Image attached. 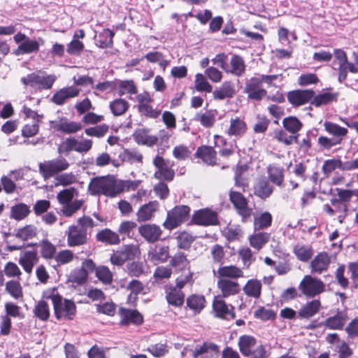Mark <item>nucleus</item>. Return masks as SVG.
<instances>
[{
  "label": "nucleus",
  "instance_id": "obj_50",
  "mask_svg": "<svg viewBox=\"0 0 358 358\" xmlns=\"http://www.w3.org/2000/svg\"><path fill=\"white\" fill-rule=\"evenodd\" d=\"M195 89L199 92H211L212 85L208 82L206 76L201 73L195 76Z\"/></svg>",
  "mask_w": 358,
  "mask_h": 358
},
{
  "label": "nucleus",
  "instance_id": "obj_3",
  "mask_svg": "<svg viewBox=\"0 0 358 358\" xmlns=\"http://www.w3.org/2000/svg\"><path fill=\"white\" fill-rule=\"evenodd\" d=\"M55 80L56 76L55 75L44 76L41 73H31L26 77H22L20 80L24 85L30 86L36 90L41 91L50 89Z\"/></svg>",
  "mask_w": 358,
  "mask_h": 358
},
{
  "label": "nucleus",
  "instance_id": "obj_35",
  "mask_svg": "<svg viewBox=\"0 0 358 358\" xmlns=\"http://www.w3.org/2000/svg\"><path fill=\"white\" fill-rule=\"evenodd\" d=\"M38 260L37 253L35 251H27L24 256L20 259L19 263L24 270L31 273L35 262Z\"/></svg>",
  "mask_w": 358,
  "mask_h": 358
},
{
  "label": "nucleus",
  "instance_id": "obj_18",
  "mask_svg": "<svg viewBox=\"0 0 358 358\" xmlns=\"http://www.w3.org/2000/svg\"><path fill=\"white\" fill-rule=\"evenodd\" d=\"M217 287L222 296L225 298L238 294L240 290V286L237 282L224 278L217 281Z\"/></svg>",
  "mask_w": 358,
  "mask_h": 358
},
{
  "label": "nucleus",
  "instance_id": "obj_33",
  "mask_svg": "<svg viewBox=\"0 0 358 358\" xmlns=\"http://www.w3.org/2000/svg\"><path fill=\"white\" fill-rule=\"evenodd\" d=\"M282 126L287 131L298 136L297 134L301 129L303 124L296 117L289 116L283 119Z\"/></svg>",
  "mask_w": 358,
  "mask_h": 358
},
{
  "label": "nucleus",
  "instance_id": "obj_49",
  "mask_svg": "<svg viewBox=\"0 0 358 358\" xmlns=\"http://www.w3.org/2000/svg\"><path fill=\"white\" fill-rule=\"evenodd\" d=\"M336 94H331L329 92H324L317 96L314 95L311 104L315 107H320L336 100Z\"/></svg>",
  "mask_w": 358,
  "mask_h": 358
},
{
  "label": "nucleus",
  "instance_id": "obj_40",
  "mask_svg": "<svg viewBox=\"0 0 358 358\" xmlns=\"http://www.w3.org/2000/svg\"><path fill=\"white\" fill-rule=\"evenodd\" d=\"M196 154L207 164L213 165L215 163L216 152L211 147H201L198 149Z\"/></svg>",
  "mask_w": 358,
  "mask_h": 358
},
{
  "label": "nucleus",
  "instance_id": "obj_60",
  "mask_svg": "<svg viewBox=\"0 0 358 358\" xmlns=\"http://www.w3.org/2000/svg\"><path fill=\"white\" fill-rule=\"evenodd\" d=\"M73 253L69 250H64L59 252L55 256V261L57 263V266L65 264L71 262L73 259Z\"/></svg>",
  "mask_w": 358,
  "mask_h": 358
},
{
  "label": "nucleus",
  "instance_id": "obj_19",
  "mask_svg": "<svg viewBox=\"0 0 358 358\" xmlns=\"http://www.w3.org/2000/svg\"><path fill=\"white\" fill-rule=\"evenodd\" d=\"M324 130L328 134L333 136L332 138H334L340 144L342 143L344 137L347 136L348 132L346 128L342 127L338 124L329 121L324 122Z\"/></svg>",
  "mask_w": 358,
  "mask_h": 358
},
{
  "label": "nucleus",
  "instance_id": "obj_25",
  "mask_svg": "<svg viewBox=\"0 0 358 358\" xmlns=\"http://www.w3.org/2000/svg\"><path fill=\"white\" fill-rule=\"evenodd\" d=\"M247 130L246 123L243 120L236 117L231 118L230 120V125L227 131L229 136H241Z\"/></svg>",
  "mask_w": 358,
  "mask_h": 358
},
{
  "label": "nucleus",
  "instance_id": "obj_22",
  "mask_svg": "<svg viewBox=\"0 0 358 358\" xmlns=\"http://www.w3.org/2000/svg\"><path fill=\"white\" fill-rule=\"evenodd\" d=\"M329 264L330 258L327 253H319L311 262V271L313 273H321L327 270Z\"/></svg>",
  "mask_w": 358,
  "mask_h": 358
},
{
  "label": "nucleus",
  "instance_id": "obj_13",
  "mask_svg": "<svg viewBox=\"0 0 358 358\" xmlns=\"http://www.w3.org/2000/svg\"><path fill=\"white\" fill-rule=\"evenodd\" d=\"M54 124L53 128L57 131L66 134H75L83 128L81 123L69 121L67 118L63 117L59 122H51Z\"/></svg>",
  "mask_w": 358,
  "mask_h": 358
},
{
  "label": "nucleus",
  "instance_id": "obj_17",
  "mask_svg": "<svg viewBox=\"0 0 358 358\" xmlns=\"http://www.w3.org/2000/svg\"><path fill=\"white\" fill-rule=\"evenodd\" d=\"M78 94L79 90L74 87H64L55 93L51 101L58 106H62L65 103L66 99L75 97Z\"/></svg>",
  "mask_w": 358,
  "mask_h": 358
},
{
  "label": "nucleus",
  "instance_id": "obj_23",
  "mask_svg": "<svg viewBox=\"0 0 358 358\" xmlns=\"http://www.w3.org/2000/svg\"><path fill=\"white\" fill-rule=\"evenodd\" d=\"M169 257L168 246L156 245L148 252V259L154 264L166 262Z\"/></svg>",
  "mask_w": 358,
  "mask_h": 358
},
{
  "label": "nucleus",
  "instance_id": "obj_8",
  "mask_svg": "<svg viewBox=\"0 0 358 358\" xmlns=\"http://www.w3.org/2000/svg\"><path fill=\"white\" fill-rule=\"evenodd\" d=\"M67 242L70 247L85 244L87 242L86 229L79 228L75 225L70 226L67 234Z\"/></svg>",
  "mask_w": 358,
  "mask_h": 358
},
{
  "label": "nucleus",
  "instance_id": "obj_10",
  "mask_svg": "<svg viewBox=\"0 0 358 358\" xmlns=\"http://www.w3.org/2000/svg\"><path fill=\"white\" fill-rule=\"evenodd\" d=\"M312 90H297L291 91L287 94L289 103L294 106H299L308 103L314 96Z\"/></svg>",
  "mask_w": 358,
  "mask_h": 358
},
{
  "label": "nucleus",
  "instance_id": "obj_27",
  "mask_svg": "<svg viewBox=\"0 0 358 358\" xmlns=\"http://www.w3.org/2000/svg\"><path fill=\"white\" fill-rule=\"evenodd\" d=\"M168 303L176 308L179 307V278L176 279V285H167L165 288Z\"/></svg>",
  "mask_w": 358,
  "mask_h": 358
},
{
  "label": "nucleus",
  "instance_id": "obj_47",
  "mask_svg": "<svg viewBox=\"0 0 358 358\" xmlns=\"http://www.w3.org/2000/svg\"><path fill=\"white\" fill-rule=\"evenodd\" d=\"M206 300L203 296L193 294L187 298V306L195 313H199L204 307Z\"/></svg>",
  "mask_w": 358,
  "mask_h": 358
},
{
  "label": "nucleus",
  "instance_id": "obj_32",
  "mask_svg": "<svg viewBox=\"0 0 358 358\" xmlns=\"http://www.w3.org/2000/svg\"><path fill=\"white\" fill-rule=\"evenodd\" d=\"M30 213L29 206L24 203H19L11 207L10 217L20 221L26 218Z\"/></svg>",
  "mask_w": 358,
  "mask_h": 358
},
{
  "label": "nucleus",
  "instance_id": "obj_63",
  "mask_svg": "<svg viewBox=\"0 0 358 358\" xmlns=\"http://www.w3.org/2000/svg\"><path fill=\"white\" fill-rule=\"evenodd\" d=\"M84 44L78 39H73L67 45L66 52L71 55H80L84 49Z\"/></svg>",
  "mask_w": 358,
  "mask_h": 358
},
{
  "label": "nucleus",
  "instance_id": "obj_38",
  "mask_svg": "<svg viewBox=\"0 0 358 358\" xmlns=\"http://www.w3.org/2000/svg\"><path fill=\"white\" fill-rule=\"evenodd\" d=\"M270 238V234L266 232H258L255 233L249 237V241L250 245L259 250L263 245L266 243Z\"/></svg>",
  "mask_w": 358,
  "mask_h": 358
},
{
  "label": "nucleus",
  "instance_id": "obj_53",
  "mask_svg": "<svg viewBox=\"0 0 358 358\" xmlns=\"http://www.w3.org/2000/svg\"><path fill=\"white\" fill-rule=\"evenodd\" d=\"M77 194L78 191L75 187H70L60 191L58 193L57 198L60 203L68 204L72 201L74 196Z\"/></svg>",
  "mask_w": 358,
  "mask_h": 358
},
{
  "label": "nucleus",
  "instance_id": "obj_31",
  "mask_svg": "<svg viewBox=\"0 0 358 358\" xmlns=\"http://www.w3.org/2000/svg\"><path fill=\"white\" fill-rule=\"evenodd\" d=\"M272 192V187L264 178L258 180L254 186V194L261 199L268 198Z\"/></svg>",
  "mask_w": 358,
  "mask_h": 358
},
{
  "label": "nucleus",
  "instance_id": "obj_48",
  "mask_svg": "<svg viewBox=\"0 0 358 358\" xmlns=\"http://www.w3.org/2000/svg\"><path fill=\"white\" fill-rule=\"evenodd\" d=\"M37 234V228L31 224H28L20 228L15 236L23 241L35 237Z\"/></svg>",
  "mask_w": 358,
  "mask_h": 358
},
{
  "label": "nucleus",
  "instance_id": "obj_34",
  "mask_svg": "<svg viewBox=\"0 0 358 358\" xmlns=\"http://www.w3.org/2000/svg\"><path fill=\"white\" fill-rule=\"evenodd\" d=\"M115 33L109 29H103L96 39V45L101 48H107L113 45Z\"/></svg>",
  "mask_w": 358,
  "mask_h": 358
},
{
  "label": "nucleus",
  "instance_id": "obj_4",
  "mask_svg": "<svg viewBox=\"0 0 358 358\" xmlns=\"http://www.w3.org/2000/svg\"><path fill=\"white\" fill-rule=\"evenodd\" d=\"M88 192L92 196L103 194L113 197L116 195L113 182L106 176L93 178L88 185Z\"/></svg>",
  "mask_w": 358,
  "mask_h": 358
},
{
  "label": "nucleus",
  "instance_id": "obj_11",
  "mask_svg": "<svg viewBox=\"0 0 358 358\" xmlns=\"http://www.w3.org/2000/svg\"><path fill=\"white\" fill-rule=\"evenodd\" d=\"M118 313L121 317L120 325L127 326L130 323L141 325L143 322V317L137 310L127 309L121 307L119 308Z\"/></svg>",
  "mask_w": 358,
  "mask_h": 358
},
{
  "label": "nucleus",
  "instance_id": "obj_24",
  "mask_svg": "<svg viewBox=\"0 0 358 358\" xmlns=\"http://www.w3.org/2000/svg\"><path fill=\"white\" fill-rule=\"evenodd\" d=\"M97 241L101 242L106 245H118L120 243L119 235L110 229L106 228L99 231L96 235Z\"/></svg>",
  "mask_w": 358,
  "mask_h": 358
},
{
  "label": "nucleus",
  "instance_id": "obj_62",
  "mask_svg": "<svg viewBox=\"0 0 358 358\" xmlns=\"http://www.w3.org/2000/svg\"><path fill=\"white\" fill-rule=\"evenodd\" d=\"M138 112L143 115L151 118H157L160 115V110H157L152 108V107L149 104L145 103V104H138Z\"/></svg>",
  "mask_w": 358,
  "mask_h": 358
},
{
  "label": "nucleus",
  "instance_id": "obj_29",
  "mask_svg": "<svg viewBox=\"0 0 358 358\" xmlns=\"http://www.w3.org/2000/svg\"><path fill=\"white\" fill-rule=\"evenodd\" d=\"M321 303L315 299L306 303L299 311V316L301 318H310L314 316L320 310Z\"/></svg>",
  "mask_w": 358,
  "mask_h": 358
},
{
  "label": "nucleus",
  "instance_id": "obj_43",
  "mask_svg": "<svg viewBox=\"0 0 358 358\" xmlns=\"http://www.w3.org/2000/svg\"><path fill=\"white\" fill-rule=\"evenodd\" d=\"M110 109L115 116H120L125 113L129 104L123 99H116L110 103Z\"/></svg>",
  "mask_w": 358,
  "mask_h": 358
},
{
  "label": "nucleus",
  "instance_id": "obj_14",
  "mask_svg": "<svg viewBox=\"0 0 358 358\" xmlns=\"http://www.w3.org/2000/svg\"><path fill=\"white\" fill-rule=\"evenodd\" d=\"M139 234L149 243L158 241L162 234L160 227L156 224H145L138 227Z\"/></svg>",
  "mask_w": 358,
  "mask_h": 358
},
{
  "label": "nucleus",
  "instance_id": "obj_7",
  "mask_svg": "<svg viewBox=\"0 0 358 358\" xmlns=\"http://www.w3.org/2000/svg\"><path fill=\"white\" fill-rule=\"evenodd\" d=\"M229 198L239 215H241L243 221H245L247 218L250 217L252 209L248 207L247 199L240 192L230 191Z\"/></svg>",
  "mask_w": 358,
  "mask_h": 358
},
{
  "label": "nucleus",
  "instance_id": "obj_57",
  "mask_svg": "<svg viewBox=\"0 0 358 358\" xmlns=\"http://www.w3.org/2000/svg\"><path fill=\"white\" fill-rule=\"evenodd\" d=\"M119 94L120 96L125 93H129L131 94H137V88L132 80H121L119 84Z\"/></svg>",
  "mask_w": 358,
  "mask_h": 358
},
{
  "label": "nucleus",
  "instance_id": "obj_54",
  "mask_svg": "<svg viewBox=\"0 0 358 358\" xmlns=\"http://www.w3.org/2000/svg\"><path fill=\"white\" fill-rule=\"evenodd\" d=\"M6 291L16 299L22 296V289L18 281L10 280L7 282Z\"/></svg>",
  "mask_w": 358,
  "mask_h": 358
},
{
  "label": "nucleus",
  "instance_id": "obj_58",
  "mask_svg": "<svg viewBox=\"0 0 358 358\" xmlns=\"http://www.w3.org/2000/svg\"><path fill=\"white\" fill-rule=\"evenodd\" d=\"M127 268L130 276L139 277L144 273V264L142 262H132L127 264Z\"/></svg>",
  "mask_w": 358,
  "mask_h": 358
},
{
  "label": "nucleus",
  "instance_id": "obj_30",
  "mask_svg": "<svg viewBox=\"0 0 358 358\" xmlns=\"http://www.w3.org/2000/svg\"><path fill=\"white\" fill-rule=\"evenodd\" d=\"M243 289L246 296L258 299L261 295L262 283L257 279H251L246 282Z\"/></svg>",
  "mask_w": 358,
  "mask_h": 358
},
{
  "label": "nucleus",
  "instance_id": "obj_6",
  "mask_svg": "<svg viewBox=\"0 0 358 358\" xmlns=\"http://www.w3.org/2000/svg\"><path fill=\"white\" fill-rule=\"evenodd\" d=\"M39 172L42 176L46 180L55 174L66 170L69 164L64 158H59L53 160H50L45 164H39Z\"/></svg>",
  "mask_w": 358,
  "mask_h": 358
},
{
  "label": "nucleus",
  "instance_id": "obj_55",
  "mask_svg": "<svg viewBox=\"0 0 358 358\" xmlns=\"http://www.w3.org/2000/svg\"><path fill=\"white\" fill-rule=\"evenodd\" d=\"M268 177L275 184L280 186L283 181L282 169L275 166H270L268 168Z\"/></svg>",
  "mask_w": 358,
  "mask_h": 358
},
{
  "label": "nucleus",
  "instance_id": "obj_41",
  "mask_svg": "<svg viewBox=\"0 0 358 358\" xmlns=\"http://www.w3.org/2000/svg\"><path fill=\"white\" fill-rule=\"evenodd\" d=\"M217 113V112L215 110H207L203 113H198L196 116V119L202 126L205 127H210L215 122Z\"/></svg>",
  "mask_w": 358,
  "mask_h": 358
},
{
  "label": "nucleus",
  "instance_id": "obj_39",
  "mask_svg": "<svg viewBox=\"0 0 358 358\" xmlns=\"http://www.w3.org/2000/svg\"><path fill=\"white\" fill-rule=\"evenodd\" d=\"M217 274L222 278H238L243 277V273L241 268L235 266H225L220 267Z\"/></svg>",
  "mask_w": 358,
  "mask_h": 358
},
{
  "label": "nucleus",
  "instance_id": "obj_26",
  "mask_svg": "<svg viewBox=\"0 0 358 358\" xmlns=\"http://www.w3.org/2000/svg\"><path fill=\"white\" fill-rule=\"evenodd\" d=\"M215 99L223 100L227 98H231L236 94V90L231 82H224L220 87L213 92Z\"/></svg>",
  "mask_w": 358,
  "mask_h": 358
},
{
  "label": "nucleus",
  "instance_id": "obj_5",
  "mask_svg": "<svg viewBox=\"0 0 358 358\" xmlns=\"http://www.w3.org/2000/svg\"><path fill=\"white\" fill-rule=\"evenodd\" d=\"M299 289L307 297H315L325 290V284L320 279L310 275L303 277Z\"/></svg>",
  "mask_w": 358,
  "mask_h": 358
},
{
  "label": "nucleus",
  "instance_id": "obj_37",
  "mask_svg": "<svg viewBox=\"0 0 358 358\" xmlns=\"http://www.w3.org/2000/svg\"><path fill=\"white\" fill-rule=\"evenodd\" d=\"M164 228L171 230L179 226V206H176L167 213L166 220L163 223Z\"/></svg>",
  "mask_w": 358,
  "mask_h": 358
},
{
  "label": "nucleus",
  "instance_id": "obj_1",
  "mask_svg": "<svg viewBox=\"0 0 358 358\" xmlns=\"http://www.w3.org/2000/svg\"><path fill=\"white\" fill-rule=\"evenodd\" d=\"M55 288L51 289L52 294L46 296L43 293V297L51 299L53 303L54 311L56 318L59 320L62 317L69 320L74 318L76 313V306L73 301L69 299H64L59 294H54Z\"/></svg>",
  "mask_w": 358,
  "mask_h": 358
},
{
  "label": "nucleus",
  "instance_id": "obj_28",
  "mask_svg": "<svg viewBox=\"0 0 358 358\" xmlns=\"http://www.w3.org/2000/svg\"><path fill=\"white\" fill-rule=\"evenodd\" d=\"M245 70V65L243 59L239 55H234L230 59V66L227 67V73L234 76H241Z\"/></svg>",
  "mask_w": 358,
  "mask_h": 358
},
{
  "label": "nucleus",
  "instance_id": "obj_15",
  "mask_svg": "<svg viewBox=\"0 0 358 358\" xmlns=\"http://www.w3.org/2000/svg\"><path fill=\"white\" fill-rule=\"evenodd\" d=\"M159 203L157 201H152L141 206L136 213L137 220L139 222L150 220L155 212L159 208Z\"/></svg>",
  "mask_w": 358,
  "mask_h": 358
},
{
  "label": "nucleus",
  "instance_id": "obj_9",
  "mask_svg": "<svg viewBox=\"0 0 358 358\" xmlns=\"http://www.w3.org/2000/svg\"><path fill=\"white\" fill-rule=\"evenodd\" d=\"M192 220L196 224L203 226L216 225L218 224L217 213L208 208L196 212L193 215Z\"/></svg>",
  "mask_w": 358,
  "mask_h": 358
},
{
  "label": "nucleus",
  "instance_id": "obj_56",
  "mask_svg": "<svg viewBox=\"0 0 358 358\" xmlns=\"http://www.w3.org/2000/svg\"><path fill=\"white\" fill-rule=\"evenodd\" d=\"M96 276L106 285H109L113 281V275L110 271L104 266L96 268Z\"/></svg>",
  "mask_w": 358,
  "mask_h": 358
},
{
  "label": "nucleus",
  "instance_id": "obj_20",
  "mask_svg": "<svg viewBox=\"0 0 358 358\" xmlns=\"http://www.w3.org/2000/svg\"><path fill=\"white\" fill-rule=\"evenodd\" d=\"M238 345L240 352L245 357H250L253 349L257 345L256 338L250 335L240 336Z\"/></svg>",
  "mask_w": 358,
  "mask_h": 358
},
{
  "label": "nucleus",
  "instance_id": "obj_16",
  "mask_svg": "<svg viewBox=\"0 0 358 358\" xmlns=\"http://www.w3.org/2000/svg\"><path fill=\"white\" fill-rule=\"evenodd\" d=\"M218 347L213 343H204L193 352L195 358H217L218 357Z\"/></svg>",
  "mask_w": 358,
  "mask_h": 358
},
{
  "label": "nucleus",
  "instance_id": "obj_46",
  "mask_svg": "<svg viewBox=\"0 0 358 358\" xmlns=\"http://www.w3.org/2000/svg\"><path fill=\"white\" fill-rule=\"evenodd\" d=\"M41 247V257L45 259H50L55 258L56 253V247L48 239L42 240L39 244Z\"/></svg>",
  "mask_w": 358,
  "mask_h": 358
},
{
  "label": "nucleus",
  "instance_id": "obj_51",
  "mask_svg": "<svg viewBox=\"0 0 358 358\" xmlns=\"http://www.w3.org/2000/svg\"><path fill=\"white\" fill-rule=\"evenodd\" d=\"M119 158L122 162H127L130 164H133L135 162H142L143 156L135 151H131L128 149H124L122 152L119 154Z\"/></svg>",
  "mask_w": 358,
  "mask_h": 358
},
{
  "label": "nucleus",
  "instance_id": "obj_12",
  "mask_svg": "<svg viewBox=\"0 0 358 358\" xmlns=\"http://www.w3.org/2000/svg\"><path fill=\"white\" fill-rule=\"evenodd\" d=\"M213 309L215 316L227 320L235 318L234 308L231 305H227L224 301L218 297H215L213 303Z\"/></svg>",
  "mask_w": 358,
  "mask_h": 358
},
{
  "label": "nucleus",
  "instance_id": "obj_52",
  "mask_svg": "<svg viewBox=\"0 0 358 358\" xmlns=\"http://www.w3.org/2000/svg\"><path fill=\"white\" fill-rule=\"evenodd\" d=\"M78 141L73 137H69L63 141L58 148L59 154L68 155L71 151H76Z\"/></svg>",
  "mask_w": 358,
  "mask_h": 358
},
{
  "label": "nucleus",
  "instance_id": "obj_59",
  "mask_svg": "<svg viewBox=\"0 0 358 358\" xmlns=\"http://www.w3.org/2000/svg\"><path fill=\"white\" fill-rule=\"evenodd\" d=\"M108 130V126L106 124H103L96 127L87 128L85 130V133L90 136L101 138L107 133Z\"/></svg>",
  "mask_w": 358,
  "mask_h": 358
},
{
  "label": "nucleus",
  "instance_id": "obj_64",
  "mask_svg": "<svg viewBox=\"0 0 358 358\" xmlns=\"http://www.w3.org/2000/svg\"><path fill=\"white\" fill-rule=\"evenodd\" d=\"M270 120L264 116L258 115L256 117V122L253 126V130L255 133H264L269 125Z\"/></svg>",
  "mask_w": 358,
  "mask_h": 358
},
{
  "label": "nucleus",
  "instance_id": "obj_44",
  "mask_svg": "<svg viewBox=\"0 0 358 358\" xmlns=\"http://www.w3.org/2000/svg\"><path fill=\"white\" fill-rule=\"evenodd\" d=\"M34 313L40 320L47 321L50 317L48 303L43 300L39 301L34 307Z\"/></svg>",
  "mask_w": 358,
  "mask_h": 358
},
{
  "label": "nucleus",
  "instance_id": "obj_21",
  "mask_svg": "<svg viewBox=\"0 0 358 358\" xmlns=\"http://www.w3.org/2000/svg\"><path fill=\"white\" fill-rule=\"evenodd\" d=\"M148 132L146 129H136L133 134L134 139L139 145L152 146L157 143L158 138L156 136L148 135Z\"/></svg>",
  "mask_w": 358,
  "mask_h": 358
},
{
  "label": "nucleus",
  "instance_id": "obj_36",
  "mask_svg": "<svg viewBox=\"0 0 358 358\" xmlns=\"http://www.w3.org/2000/svg\"><path fill=\"white\" fill-rule=\"evenodd\" d=\"M347 321V316L345 313H338L333 317L327 318L324 325L331 329H341Z\"/></svg>",
  "mask_w": 358,
  "mask_h": 358
},
{
  "label": "nucleus",
  "instance_id": "obj_45",
  "mask_svg": "<svg viewBox=\"0 0 358 358\" xmlns=\"http://www.w3.org/2000/svg\"><path fill=\"white\" fill-rule=\"evenodd\" d=\"M273 137L279 143H283L285 145H290L294 142L297 143L298 141L297 136H294L292 134L289 135L286 131L282 129L275 130L273 132Z\"/></svg>",
  "mask_w": 358,
  "mask_h": 358
},
{
  "label": "nucleus",
  "instance_id": "obj_42",
  "mask_svg": "<svg viewBox=\"0 0 358 358\" xmlns=\"http://www.w3.org/2000/svg\"><path fill=\"white\" fill-rule=\"evenodd\" d=\"M272 216L268 212H264L254 217L255 230H260L271 226Z\"/></svg>",
  "mask_w": 358,
  "mask_h": 358
},
{
  "label": "nucleus",
  "instance_id": "obj_61",
  "mask_svg": "<svg viewBox=\"0 0 358 358\" xmlns=\"http://www.w3.org/2000/svg\"><path fill=\"white\" fill-rule=\"evenodd\" d=\"M88 275L84 269L81 268L74 270L70 275V281L77 283L78 285H83L87 280Z\"/></svg>",
  "mask_w": 358,
  "mask_h": 358
},
{
  "label": "nucleus",
  "instance_id": "obj_2",
  "mask_svg": "<svg viewBox=\"0 0 358 358\" xmlns=\"http://www.w3.org/2000/svg\"><path fill=\"white\" fill-rule=\"evenodd\" d=\"M14 41L19 44L17 49L13 50L16 56L36 53L39 50L40 45L44 44V40L38 37L37 39H31L23 33L18 32L13 36Z\"/></svg>",
  "mask_w": 358,
  "mask_h": 358
}]
</instances>
